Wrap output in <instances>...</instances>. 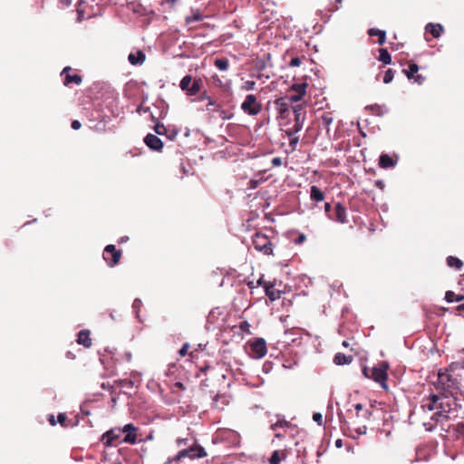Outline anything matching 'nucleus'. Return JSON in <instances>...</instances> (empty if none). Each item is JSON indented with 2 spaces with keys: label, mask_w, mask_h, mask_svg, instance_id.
<instances>
[{
  "label": "nucleus",
  "mask_w": 464,
  "mask_h": 464,
  "mask_svg": "<svg viewBox=\"0 0 464 464\" xmlns=\"http://www.w3.org/2000/svg\"><path fill=\"white\" fill-rule=\"evenodd\" d=\"M322 121H323L324 124L326 127H328V126L332 123V121H333V118H332L328 113H326V114H324V115L322 116ZM326 133H327V134H328V136L330 137V130H329V128H327V130H326Z\"/></svg>",
  "instance_id": "72a5a7b5"
},
{
  "label": "nucleus",
  "mask_w": 464,
  "mask_h": 464,
  "mask_svg": "<svg viewBox=\"0 0 464 464\" xmlns=\"http://www.w3.org/2000/svg\"><path fill=\"white\" fill-rule=\"evenodd\" d=\"M207 456V452L203 447L198 444H193L186 449L179 450L176 456L171 459V461H179L184 458H188L190 459H201ZM170 462V460H169Z\"/></svg>",
  "instance_id": "20e7f679"
},
{
  "label": "nucleus",
  "mask_w": 464,
  "mask_h": 464,
  "mask_svg": "<svg viewBox=\"0 0 464 464\" xmlns=\"http://www.w3.org/2000/svg\"><path fill=\"white\" fill-rule=\"evenodd\" d=\"M49 421L53 426L56 424V421L54 420V417L53 415L50 416Z\"/></svg>",
  "instance_id": "bf43d9fd"
},
{
  "label": "nucleus",
  "mask_w": 464,
  "mask_h": 464,
  "mask_svg": "<svg viewBox=\"0 0 464 464\" xmlns=\"http://www.w3.org/2000/svg\"><path fill=\"white\" fill-rule=\"evenodd\" d=\"M272 165L274 167H279L282 165V160L280 157H275L272 159Z\"/></svg>",
  "instance_id": "de8ad7c7"
},
{
  "label": "nucleus",
  "mask_w": 464,
  "mask_h": 464,
  "mask_svg": "<svg viewBox=\"0 0 464 464\" xmlns=\"http://www.w3.org/2000/svg\"><path fill=\"white\" fill-rule=\"evenodd\" d=\"M199 89H200V86H199L198 82L195 81V82H191L188 92L190 95H194L199 91Z\"/></svg>",
  "instance_id": "f704fd0d"
},
{
  "label": "nucleus",
  "mask_w": 464,
  "mask_h": 464,
  "mask_svg": "<svg viewBox=\"0 0 464 464\" xmlns=\"http://www.w3.org/2000/svg\"><path fill=\"white\" fill-rule=\"evenodd\" d=\"M324 212L331 220L346 222V208L341 203H324Z\"/></svg>",
  "instance_id": "39448f33"
},
{
  "label": "nucleus",
  "mask_w": 464,
  "mask_h": 464,
  "mask_svg": "<svg viewBox=\"0 0 464 464\" xmlns=\"http://www.w3.org/2000/svg\"><path fill=\"white\" fill-rule=\"evenodd\" d=\"M228 65V60L226 58H219L215 60V66L220 71H227Z\"/></svg>",
  "instance_id": "cd10ccee"
},
{
  "label": "nucleus",
  "mask_w": 464,
  "mask_h": 464,
  "mask_svg": "<svg viewBox=\"0 0 464 464\" xmlns=\"http://www.w3.org/2000/svg\"><path fill=\"white\" fill-rule=\"evenodd\" d=\"M145 57V53L140 50L136 53H130L128 56V61L132 65H140L144 63Z\"/></svg>",
  "instance_id": "2eb2a0df"
},
{
  "label": "nucleus",
  "mask_w": 464,
  "mask_h": 464,
  "mask_svg": "<svg viewBox=\"0 0 464 464\" xmlns=\"http://www.w3.org/2000/svg\"><path fill=\"white\" fill-rule=\"evenodd\" d=\"M275 109L281 119H286L290 114V101L287 97H280L274 102Z\"/></svg>",
  "instance_id": "1a4fd4ad"
},
{
  "label": "nucleus",
  "mask_w": 464,
  "mask_h": 464,
  "mask_svg": "<svg viewBox=\"0 0 464 464\" xmlns=\"http://www.w3.org/2000/svg\"><path fill=\"white\" fill-rule=\"evenodd\" d=\"M396 164L388 154H382L379 160V166L382 169L392 168Z\"/></svg>",
  "instance_id": "5701e85b"
},
{
  "label": "nucleus",
  "mask_w": 464,
  "mask_h": 464,
  "mask_svg": "<svg viewBox=\"0 0 464 464\" xmlns=\"http://www.w3.org/2000/svg\"><path fill=\"white\" fill-rule=\"evenodd\" d=\"M141 304H142L141 300H140V299H139V298H136V299L133 301V304H132V310H133V312L135 313L136 317H137L139 320H140V319L139 313H140V307H141Z\"/></svg>",
  "instance_id": "7c9ffc66"
},
{
  "label": "nucleus",
  "mask_w": 464,
  "mask_h": 464,
  "mask_svg": "<svg viewBox=\"0 0 464 464\" xmlns=\"http://www.w3.org/2000/svg\"><path fill=\"white\" fill-rule=\"evenodd\" d=\"M199 20H201V16L199 14H197L192 17H187L186 22H187V24H190L194 21H199Z\"/></svg>",
  "instance_id": "09e8293b"
},
{
  "label": "nucleus",
  "mask_w": 464,
  "mask_h": 464,
  "mask_svg": "<svg viewBox=\"0 0 464 464\" xmlns=\"http://www.w3.org/2000/svg\"><path fill=\"white\" fill-rule=\"evenodd\" d=\"M241 110L248 115L256 116L261 111L262 105L254 94H248L241 103Z\"/></svg>",
  "instance_id": "0eeeda50"
},
{
  "label": "nucleus",
  "mask_w": 464,
  "mask_h": 464,
  "mask_svg": "<svg viewBox=\"0 0 464 464\" xmlns=\"http://www.w3.org/2000/svg\"><path fill=\"white\" fill-rule=\"evenodd\" d=\"M306 85L307 84L305 82L295 83L292 85V90L295 91L297 93L304 94Z\"/></svg>",
  "instance_id": "2f4dec72"
},
{
  "label": "nucleus",
  "mask_w": 464,
  "mask_h": 464,
  "mask_svg": "<svg viewBox=\"0 0 464 464\" xmlns=\"http://www.w3.org/2000/svg\"><path fill=\"white\" fill-rule=\"evenodd\" d=\"M303 96H304V94L297 93L295 95H292L290 97H287V99L290 101V105H292V103L297 102L301 101Z\"/></svg>",
  "instance_id": "ea45409f"
},
{
  "label": "nucleus",
  "mask_w": 464,
  "mask_h": 464,
  "mask_svg": "<svg viewBox=\"0 0 464 464\" xmlns=\"http://www.w3.org/2000/svg\"><path fill=\"white\" fill-rule=\"evenodd\" d=\"M210 107H215V108H217V109H218V108H219V106H218V105L214 101H212L211 99H209V102H208V105H207V109H208V110H210Z\"/></svg>",
  "instance_id": "603ef678"
},
{
  "label": "nucleus",
  "mask_w": 464,
  "mask_h": 464,
  "mask_svg": "<svg viewBox=\"0 0 464 464\" xmlns=\"http://www.w3.org/2000/svg\"><path fill=\"white\" fill-rule=\"evenodd\" d=\"M426 32L430 33L434 38H439L443 32V27L440 24L430 23L426 25Z\"/></svg>",
  "instance_id": "6ab92c4d"
},
{
  "label": "nucleus",
  "mask_w": 464,
  "mask_h": 464,
  "mask_svg": "<svg viewBox=\"0 0 464 464\" xmlns=\"http://www.w3.org/2000/svg\"><path fill=\"white\" fill-rule=\"evenodd\" d=\"M320 198H321V201H322V200H324V195H323V193H322V192H321Z\"/></svg>",
  "instance_id": "338daca9"
},
{
  "label": "nucleus",
  "mask_w": 464,
  "mask_h": 464,
  "mask_svg": "<svg viewBox=\"0 0 464 464\" xmlns=\"http://www.w3.org/2000/svg\"><path fill=\"white\" fill-rule=\"evenodd\" d=\"M121 435V428H114L108 431H106L102 437V440L106 446H111L115 441H117Z\"/></svg>",
  "instance_id": "f8f14e48"
},
{
  "label": "nucleus",
  "mask_w": 464,
  "mask_h": 464,
  "mask_svg": "<svg viewBox=\"0 0 464 464\" xmlns=\"http://www.w3.org/2000/svg\"><path fill=\"white\" fill-rule=\"evenodd\" d=\"M379 61L382 62L384 64L392 63V56L389 53L388 50L385 48H381L379 50Z\"/></svg>",
  "instance_id": "393cba45"
},
{
  "label": "nucleus",
  "mask_w": 464,
  "mask_h": 464,
  "mask_svg": "<svg viewBox=\"0 0 464 464\" xmlns=\"http://www.w3.org/2000/svg\"><path fill=\"white\" fill-rule=\"evenodd\" d=\"M454 430L459 435H464V422L458 423L455 426Z\"/></svg>",
  "instance_id": "a19ab883"
},
{
  "label": "nucleus",
  "mask_w": 464,
  "mask_h": 464,
  "mask_svg": "<svg viewBox=\"0 0 464 464\" xmlns=\"http://www.w3.org/2000/svg\"><path fill=\"white\" fill-rule=\"evenodd\" d=\"M305 239V236L304 234H301L299 235V237H297V239H295V242L300 244V243H303Z\"/></svg>",
  "instance_id": "6e6d98bb"
},
{
  "label": "nucleus",
  "mask_w": 464,
  "mask_h": 464,
  "mask_svg": "<svg viewBox=\"0 0 464 464\" xmlns=\"http://www.w3.org/2000/svg\"><path fill=\"white\" fill-rule=\"evenodd\" d=\"M252 243L256 250L265 255H271L273 252L272 243L265 234L256 233L252 237Z\"/></svg>",
  "instance_id": "423d86ee"
},
{
  "label": "nucleus",
  "mask_w": 464,
  "mask_h": 464,
  "mask_svg": "<svg viewBox=\"0 0 464 464\" xmlns=\"http://www.w3.org/2000/svg\"><path fill=\"white\" fill-rule=\"evenodd\" d=\"M72 128L73 130H79V129L81 128V122H80L79 121H76V120H75V121H73L72 122Z\"/></svg>",
  "instance_id": "864d4df0"
},
{
  "label": "nucleus",
  "mask_w": 464,
  "mask_h": 464,
  "mask_svg": "<svg viewBox=\"0 0 464 464\" xmlns=\"http://www.w3.org/2000/svg\"><path fill=\"white\" fill-rule=\"evenodd\" d=\"M313 420H314V421H315L319 424V412H314L313 414Z\"/></svg>",
  "instance_id": "4d7b16f0"
},
{
  "label": "nucleus",
  "mask_w": 464,
  "mask_h": 464,
  "mask_svg": "<svg viewBox=\"0 0 464 464\" xmlns=\"http://www.w3.org/2000/svg\"><path fill=\"white\" fill-rule=\"evenodd\" d=\"M257 284H258V285H262V284H263V279H262V278H260V279L257 281Z\"/></svg>",
  "instance_id": "69168bd1"
},
{
  "label": "nucleus",
  "mask_w": 464,
  "mask_h": 464,
  "mask_svg": "<svg viewBox=\"0 0 464 464\" xmlns=\"http://www.w3.org/2000/svg\"><path fill=\"white\" fill-rule=\"evenodd\" d=\"M189 348V344L188 343H184L182 345V347L179 349V353L180 356H185L187 353H188V350Z\"/></svg>",
  "instance_id": "c03bdc74"
},
{
  "label": "nucleus",
  "mask_w": 464,
  "mask_h": 464,
  "mask_svg": "<svg viewBox=\"0 0 464 464\" xmlns=\"http://www.w3.org/2000/svg\"><path fill=\"white\" fill-rule=\"evenodd\" d=\"M311 197L315 201H319V188H317L316 186H313L311 188Z\"/></svg>",
  "instance_id": "58836bf2"
},
{
  "label": "nucleus",
  "mask_w": 464,
  "mask_h": 464,
  "mask_svg": "<svg viewBox=\"0 0 464 464\" xmlns=\"http://www.w3.org/2000/svg\"><path fill=\"white\" fill-rule=\"evenodd\" d=\"M342 345L345 348H348L350 346V342L348 340H344Z\"/></svg>",
  "instance_id": "13d9d810"
},
{
  "label": "nucleus",
  "mask_w": 464,
  "mask_h": 464,
  "mask_svg": "<svg viewBox=\"0 0 464 464\" xmlns=\"http://www.w3.org/2000/svg\"><path fill=\"white\" fill-rule=\"evenodd\" d=\"M149 110H150L149 108H144L143 109V108L140 107V108H138V112H140L141 111H144V112H147Z\"/></svg>",
  "instance_id": "680f3d73"
},
{
  "label": "nucleus",
  "mask_w": 464,
  "mask_h": 464,
  "mask_svg": "<svg viewBox=\"0 0 464 464\" xmlns=\"http://www.w3.org/2000/svg\"><path fill=\"white\" fill-rule=\"evenodd\" d=\"M355 420L353 424L356 426L355 430L359 434H365L367 430V423H370L372 418L374 416L375 411H378L372 404L364 405L357 403L354 405Z\"/></svg>",
  "instance_id": "f257e3e1"
},
{
  "label": "nucleus",
  "mask_w": 464,
  "mask_h": 464,
  "mask_svg": "<svg viewBox=\"0 0 464 464\" xmlns=\"http://www.w3.org/2000/svg\"><path fill=\"white\" fill-rule=\"evenodd\" d=\"M176 444H177L178 447H181V446L188 447L189 446L188 445V439H187V438L186 439H178L176 440Z\"/></svg>",
  "instance_id": "a18cd8bd"
},
{
  "label": "nucleus",
  "mask_w": 464,
  "mask_h": 464,
  "mask_svg": "<svg viewBox=\"0 0 464 464\" xmlns=\"http://www.w3.org/2000/svg\"><path fill=\"white\" fill-rule=\"evenodd\" d=\"M368 34L370 36H375L378 37V44L380 45H382L386 41V33L385 31L377 29V28H371L368 31Z\"/></svg>",
  "instance_id": "b1692460"
},
{
  "label": "nucleus",
  "mask_w": 464,
  "mask_h": 464,
  "mask_svg": "<svg viewBox=\"0 0 464 464\" xmlns=\"http://www.w3.org/2000/svg\"><path fill=\"white\" fill-rule=\"evenodd\" d=\"M121 252L116 249L114 245H108L103 252V258L110 266H114L121 258Z\"/></svg>",
  "instance_id": "9d476101"
},
{
  "label": "nucleus",
  "mask_w": 464,
  "mask_h": 464,
  "mask_svg": "<svg viewBox=\"0 0 464 464\" xmlns=\"http://www.w3.org/2000/svg\"><path fill=\"white\" fill-rule=\"evenodd\" d=\"M418 71H419V66L412 62H411L409 63L408 70H406V69L402 70L403 73H405L409 79H412L414 77V75L418 72Z\"/></svg>",
  "instance_id": "bb28decb"
},
{
  "label": "nucleus",
  "mask_w": 464,
  "mask_h": 464,
  "mask_svg": "<svg viewBox=\"0 0 464 464\" xmlns=\"http://www.w3.org/2000/svg\"><path fill=\"white\" fill-rule=\"evenodd\" d=\"M375 186H376L377 188H379L380 189H382H382L384 188V187H385L384 182H383L382 180H376V181H375Z\"/></svg>",
  "instance_id": "5fc2aeb1"
},
{
  "label": "nucleus",
  "mask_w": 464,
  "mask_h": 464,
  "mask_svg": "<svg viewBox=\"0 0 464 464\" xmlns=\"http://www.w3.org/2000/svg\"><path fill=\"white\" fill-rule=\"evenodd\" d=\"M264 284L266 295L269 297L271 301H275L280 298L281 292L279 290L275 289L273 285H268L266 283Z\"/></svg>",
  "instance_id": "aec40b11"
},
{
  "label": "nucleus",
  "mask_w": 464,
  "mask_h": 464,
  "mask_svg": "<svg viewBox=\"0 0 464 464\" xmlns=\"http://www.w3.org/2000/svg\"><path fill=\"white\" fill-rule=\"evenodd\" d=\"M284 455L285 454L283 451L275 450L269 459V463L270 464H279L281 462L282 456H284Z\"/></svg>",
  "instance_id": "c85d7f7f"
},
{
  "label": "nucleus",
  "mask_w": 464,
  "mask_h": 464,
  "mask_svg": "<svg viewBox=\"0 0 464 464\" xmlns=\"http://www.w3.org/2000/svg\"><path fill=\"white\" fill-rule=\"evenodd\" d=\"M304 60V57H294L290 60L288 63V66L290 67H298L302 64L303 61Z\"/></svg>",
  "instance_id": "473e14b6"
},
{
  "label": "nucleus",
  "mask_w": 464,
  "mask_h": 464,
  "mask_svg": "<svg viewBox=\"0 0 464 464\" xmlns=\"http://www.w3.org/2000/svg\"><path fill=\"white\" fill-rule=\"evenodd\" d=\"M167 128L163 124H156L154 127V130L159 135H165L167 132Z\"/></svg>",
  "instance_id": "4c0bfd02"
},
{
  "label": "nucleus",
  "mask_w": 464,
  "mask_h": 464,
  "mask_svg": "<svg viewBox=\"0 0 464 464\" xmlns=\"http://www.w3.org/2000/svg\"><path fill=\"white\" fill-rule=\"evenodd\" d=\"M457 310L459 311V312H463L464 311V303L459 304L458 307H457Z\"/></svg>",
  "instance_id": "052dcab7"
},
{
  "label": "nucleus",
  "mask_w": 464,
  "mask_h": 464,
  "mask_svg": "<svg viewBox=\"0 0 464 464\" xmlns=\"http://www.w3.org/2000/svg\"><path fill=\"white\" fill-rule=\"evenodd\" d=\"M446 263L448 266L457 271H460L463 267V262L459 258L453 256H449L446 258Z\"/></svg>",
  "instance_id": "412c9836"
},
{
  "label": "nucleus",
  "mask_w": 464,
  "mask_h": 464,
  "mask_svg": "<svg viewBox=\"0 0 464 464\" xmlns=\"http://www.w3.org/2000/svg\"><path fill=\"white\" fill-rule=\"evenodd\" d=\"M353 361V355L352 354H344L342 353H337L334 355V362L336 365H344V364H350Z\"/></svg>",
  "instance_id": "f3484780"
},
{
  "label": "nucleus",
  "mask_w": 464,
  "mask_h": 464,
  "mask_svg": "<svg viewBox=\"0 0 464 464\" xmlns=\"http://www.w3.org/2000/svg\"><path fill=\"white\" fill-rule=\"evenodd\" d=\"M267 353L266 341L258 338L249 343L248 353L251 357L256 359L263 358Z\"/></svg>",
  "instance_id": "6e6552de"
},
{
  "label": "nucleus",
  "mask_w": 464,
  "mask_h": 464,
  "mask_svg": "<svg viewBox=\"0 0 464 464\" xmlns=\"http://www.w3.org/2000/svg\"><path fill=\"white\" fill-rule=\"evenodd\" d=\"M169 140H174L176 136L178 135V131L176 130H167V132L165 134Z\"/></svg>",
  "instance_id": "79ce46f5"
},
{
  "label": "nucleus",
  "mask_w": 464,
  "mask_h": 464,
  "mask_svg": "<svg viewBox=\"0 0 464 464\" xmlns=\"http://www.w3.org/2000/svg\"><path fill=\"white\" fill-rule=\"evenodd\" d=\"M458 403L455 398H444L439 403V411L432 417L436 421L451 419L450 413L456 411Z\"/></svg>",
  "instance_id": "7ed1b4c3"
},
{
  "label": "nucleus",
  "mask_w": 464,
  "mask_h": 464,
  "mask_svg": "<svg viewBox=\"0 0 464 464\" xmlns=\"http://www.w3.org/2000/svg\"><path fill=\"white\" fill-rule=\"evenodd\" d=\"M440 401V397L436 394H431L427 401H423L422 408L426 409L430 411L437 409L439 410V405L437 404Z\"/></svg>",
  "instance_id": "dca6fc26"
},
{
  "label": "nucleus",
  "mask_w": 464,
  "mask_h": 464,
  "mask_svg": "<svg viewBox=\"0 0 464 464\" xmlns=\"http://www.w3.org/2000/svg\"><path fill=\"white\" fill-rule=\"evenodd\" d=\"M290 426V423L288 421H286L285 420H277L275 423H272L271 424V429L276 432V437L277 438H281L284 436L283 433L281 432H277V429H285V428H288Z\"/></svg>",
  "instance_id": "4be33fe9"
},
{
  "label": "nucleus",
  "mask_w": 464,
  "mask_h": 464,
  "mask_svg": "<svg viewBox=\"0 0 464 464\" xmlns=\"http://www.w3.org/2000/svg\"><path fill=\"white\" fill-rule=\"evenodd\" d=\"M256 88V82L254 81H246L241 86V90L243 91H253Z\"/></svg>",
  "instance_id": "c9c22d12"
},
{
  "label": "nucleus",
  "mask_w": 464,
  "mask_h": 464,
  "mask_svg": "<svg viewBox=\"0 0 464 464\" xmlns=\"http://www.w3.org/2000/svg\"><path fill=\"white\" fill-rule=\"evenodd\" d=\"M294 113H295V115L296 123H298V122H299V121H300V116H301L300 109H299V108H297V107H295V108H294Z\"/></svg>",
  "instance_id": "8fccbe9b"
},
{
  "label": "nucleus",
  "mask_w": 464,
  "mask_h": 464,
  "mask_svg": "<svg viewBox=\"0 0 464 464\" xmlns=\"http://www.w3.org/2000/svg\"><path fill=\"white\" fill-rule=\"evenodd\" d=\"M77 343L82 344L84 347L89 348L92 345V340L90 338V332L87 330H82L78 334Z\"/></svg>",
  "instance_id": "a211bd4d"
},
{
  "label": "nucleus",
  "mask_w": 464,
  "mask_h": 464,
  "mask_svg": "<svg viewBox=\"0 0 464 464\" xmlns=\"http://www.w3.org/2000/svg\"><path fill=\"white\" fill-rule=\"evenodd\" d=\"M218 111H219V117L222 119V120H229L231 119L232 117V114L227 112L226 111L224 110H219L218 109Z\"/></svg>",
  "instance_id": "37998d69"
},
{
  "label": "nucleus",
  "mask_w": 464,
  "mask_h": 464,
  "mask_svg": "<svg viewBox=\"0 0 464 464\" xmlns=\"http://www.w3.org/2000/svg\"><path fill=\"white\" fill-rule=\"evenodd\" d=\"M175 385H176L177 387H179V389H183V388H184L183 383H181V382H176V384H175Z\"/></svg>",
  "instance_id": "0e129e2a"
},
{
  "label": "nucleus",
  "mask_w": 464,
  "mask_h": 464,
  "mask_svg": "<svg viewBox=\"0 0 464 464\" xmlns=\"http://www.w3.org/2000/svg\"><path fill=\"white\" fill-rule=\"evenodd\" d=\"M413 78L418 84H422L425 81V77H423L421 74H415Z\"/></svg>",
  "instance_id": "49530a36"
},
{
  "label": "nucleus",
  "mask_w": 464,
  "mask_h": 464,
  "mask_svg": "<svg viewBox=\"0 0 464 464\" xmlns=\"http://www.w3.org/2000/svg\"><path fill=\"white\" fill-rule=\"evenodd\" d=\"M144 142L150 150L156 151H160L163 147L161 140L158 136L150 133L145 137Z\"/></svg>",
  "instance_id": "ddd939ff"
},
{
  "label": "nucleus",
  "mask_w": 464,
  "mask_h": 464,
  "mask_svg": "<svg viewBox=\"0 0 464 464\" xmlns=\"http://www.w3.org/2000/svg\"><path fill=\"white\" fill-rule=\"evenodd\" d=\"M445 300L448 303H452L454 301L460 302L464 300V295H457L453 291L449 290L445 293Z\"/></svg>",
  "instance_id": "a878e982"
},
{
  "label": "nucleus",
  "mask_w": 464,
  "mask_h": 464,
  "mask_svg": "<svg viewBox=\"0 0 464 464\" xmlns=\"http://www.w3.org/2000/svg\"><path fill=\"white\" fill-rule=\"evenodd\" d=\"M70 70H71L70 67H65L62 72V74H65L64 84L67 86L70 85L71 83H75V84L79 85L82 82V77L78 74H74V75L69 74L68 72Z\"/></svg>",
  "instance_id": "4468645a"
},
{
  "label": "nucleus",
  "mask_w": 464,
  "mask_h": 464,
  "mask_svg": "<svg viewBox=\"0 0 464 464\" xmlns=\"http://www.w3.org/2000/svg\"><path fill=\"white\" fill-rule=\"evenodd\" d=\"M192 82V78L190 75H186L184 76L181 81H180V83H179V86L181 88V90L183 91H188L189 87H190V84Z\"/></svg>",
  "instance_id": "c756f323"
},
{
  "label": "nucleus",
  "mask_w": 464,
  "mask_h": 464,
  "mask_svg": "<svg viewBox=\"0 0 464 464\" xmlns=\"http://www.w3.org/2000/svg\"><path fill=\"white\" fill-rule=\"evenodd\" d=\"M455 364H456V363H451L450 367H452V368H453V367L455 366Z\"/></svg>",
  "instance_id": "774afa93"
},
{
  "label": "nucleus",
  "mask_w": 464,
  "mask_h": 464,
  "mask_svg": "<svg viewBox=\"0 0 464 464\" xmlns=\"http://www.w3.org/2000/svg\"><path fill=\"white\" fill-rule=\"evenodd\" d=\"M393 76H394L393 71L392 69H388L384 73L383 82L390 83L392 81Z\"/></svg>",
  "instance_id": "e433bc0d"
},
{
  "label": "nucleus",
  "mask_w": 464,
  "mask_h": 464,
  "mask_svg": "<svg viewBox=\"0 0 464 464\" xmlns=\"http://www.w3.org/2000/svg\"><path fill=\"white\" fill-rule=\"evenodd\" d=\"M389 368L390 366L387 362H381L373 367H363L362 373L365 377L379 383L383 390L388 391L387 379Z\"/></svg>",
  "instance_id": "f03ea898"
},
{
  "label": "nucleus",
  "mask_w": 464,
  "mask_h": 464,
  "mask_svg": "<svg viewBox=\"0 0 464 464\" xmlns=\"http://www.w3.org/2000/svg\"><path fill=\"white\" fill-rule=\"evenodd\" d=\"M121 430V434L124 433L125 437L122 440L124 443L134 445L137 443V428L132 423L124 425Z\"/></svg>",
  "instance_id": "9b49d317"
},
{
  "label": "nucleus",
  "mask_w": 464,
  "mask_h": 464,
  "mask_svg": "<svg viewBox=\"0 0 464 464\" xmlns=\"http://www.w3.org/2000/svg\"><path fill=\"white\" fill-rule=\"evenodd\" d=\"M65 420H66V416H65V414H64V413H60V414L58 415V421H59V423H61L62 425H63V424H64V422H65Z\"/></svg>",
  "instance_id": "3c124183"
},
{
  "label": "nucleus",
  "mask_w": 464,
  "mask_h": 464,
  "mask_svg": "<svg viewBox=\"0 0 464 464\" xmlns=\"http://www.w3.org/2000/svg\"><path fill=\"white\" fill-rule=\"evenodd\" d=\"M335 445H336V447L340 448L342 446V440H337L335 441Z\"/></svg>",
  "instance_id": "e2e57ef3"
}]
</instances>
